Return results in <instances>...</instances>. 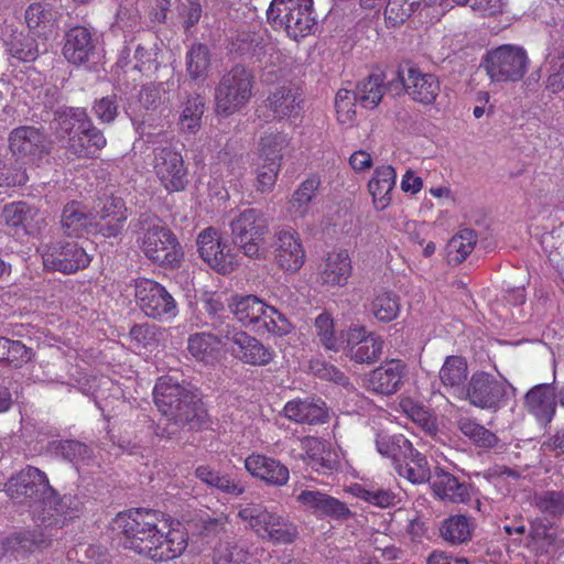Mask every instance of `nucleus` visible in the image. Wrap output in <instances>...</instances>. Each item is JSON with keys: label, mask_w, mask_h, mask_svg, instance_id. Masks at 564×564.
<instances>
[{"label": "nucleus", "mask_w": 564, "mask_h": 564, "mask_svg": "<svg viewBox=\"0 0 564 564\" xmlns=\"http://www.w3.org/2000/svg\"><path fill=\"white\" fill-rule=\"evenodd\" d=\"M283 415L295 423L319 424L327 419V409L324 402L297 398L285 403Z\"/></svg>", "instance_id": "32"}, {"label": "nucleus", "mask_w": 564, "mask_h": 564, "mask_svg": "<svg viewBox=\"0 0 564 564\" xmlns=\"http://www.w3.org/2000/svg\"><path fill=\"white\" fill-rule=\"evenodd\" d=\"M524 406L539 423H551L556 414L554 382L532 387L524 395Z\"/></svg>", "instance_id": "30"}, {"label": "nucleus", "mask_w": 564, "mask_h": 564, "mask_svg": "<svg viewBox=\"0 0 564 564\" xmlns=\"http://www.w3.org/2000/svg\"><path fill=\"white\" fill-rule=\"evenodd\" d=\"M226 325L217 329V334L202 332L189 335L187 351L198 362L214 365L220 360L228 348V339L224 337Z\"/></svg>", "instance_id": "26"}, {"label": "nucleus", "mask_w": 564, "mask_h": 564, "mask_svg": "<svg viewBox=\"0 0 564 564\" xmlns=\"http://www.w3.org/2000/svg\"><path fill=\"white\" fill-rule=\"evenodd\" d=\"M41 256L45 269L68 274L84 269L90 263V258L85 249L75 241L42 246Z\"/></svg>", "instance_id": "17"}, {"label": "nucleus", "mask_w": 564, "mask_h": 564, "mask_svg": "<svg viewBox=\"0 0 564 564\" xmlns=\"http://www.w3.org/2000/svg\"><path fill=\"white\" fill-rule=\"evenodd\" d=\"M113 528L123 535L124 547L155 562L181 556L188 543L187 533L180 523L151 509L119 513Z\"/></svg>", "instance_id": "1"}, {"label": "nucleus", "mask_w": 564, "mask_h": 564, "mask_svg": "<svg viewBox=\"0 0 564 564\" xmlns=\"http://www.w3.org/2000/svg\"><path fill=\"white\" fill-rule=\"evenodd\" d=\"M54 129L61 139H68V150L78 158L94 155L107 141L101 131L93 127L83 109H69L58 113Z\"/></svg>", "instance_id": "5"}, {"label": "nucleus", "mask_w": 564, "mask_h": 564, "mask_svg": "<svg viewBox=\"0 0 564 564\" xmlns=\"http://www.w3.org/2000/svg\"><path fill=\"white\" fill-rule=\"evenodd\" d=\"M62 454L70 462H78L88 456V447L76 441H64L61 443Z\"/></svg>", "instance_id": "64"}, {"label": "nucleus", "mask_w": 564, "mask_h": 564, "mask_svg": "<svg viewBox=\"0 0 564 564\" xmlns=\"http://www.w3.org/2000/svg\"><path fill=\"white\" fill-rule=\"evenodd\" d=\"M51 535V533H44L43 531L37 532V530L32 532L28 531L8 539L0 547L4 552V555L30 553L47 545Z\"/></svg>", "instance_id": "42"}, {"label": "nucleus", "mask_w": 564, "mask_h": 564, "mask_svg": "<svg viewBox=\"0 0 564 564\" xmlns=\"http://www.w3.org/2000/svg\"><path fill=\"white\" fill-rule=\"evenodd\" d=\"M131 339L139 347H149L155 343V329L148 324L134 325L130 330Z\"/></svg>", "instance_id": "63"}, {"label": "nucleus", "mask_w": 564, "mask_h": 564, "mask_svg": "<svg viewBox=\"0 0 564 564\" xmlns=\"http://www.w3.org/2000/svg\"><path fill=\"white\" fill-rule=\"evenodd\" d=\"M460 432L473 441L477 446L491 447L496 444V435L471 419L462 417L458 421Z\"/></svg>", "instance_id": "56"}, {"label": "nucleus", "mask_w": 564, "mask_h": 564, "mask_svg": "<svg viewBox=\"0 0 564 564\" xmlns=\"http://www.w3.org/2000/svg\"><path fill=\"white\" fill-rule=\"evenodd\" d=\"M377 451L380 455L391 458L393 465H395L401 456L411 453L412 443L403 435H389L386 433H379L376 437Z\"/></svg>", "instance_id": "48"}, {"label": "nucleus", "mask_w": 564, "mask_h": 564, "mask_svg": "<svg viewBox=\"0 0 564 564\" xmlns=\"http://www.w3.org/2000/svg\"><path fill=\"white\" fill-rule=\"evenodd\" d=\"M384 90L383 76L372 74L358 84L355 94L364 108L373 109L381 101Z\"/></svg>", "instance_id": "47"}, {"label": "nucleus", "mask_w": 564, "mask_h": 564, "mask_svg": "<svg viewBox=\"0 0 564 564\" xmlns=\"http://www.w3.org/2000/svg\"><path fill=\"white\" fill-rule=\"evenodd\" d=\"M471 530L473 524L468 518L465 516H454L443 523L441 534L449 543L459 544L470 539Z\"/></svg>", "instance_id": "53"}, {"label": "nucleus", "mask_w": 564, "mask_h": 564, "mask_svg": "<svg viewBox=\"0 0 564 564\" xmlns=\"http://www.w3.org/2000/svg\"><path fill=\"white\" fill-rule=\"evenodd\" d=\"M1 216L17 236L35 235L44 226V217L40 210L25 202L7 204Z\"/></svg>", "instance_id": "24"}, {"label": "nucleus", "mask_w": 564, "mask_h": 564, "mask_svg": "<svg viewBox=\"0 0 564 564\" xmlns=\"http://www.w3.org/2000/svg\"><path fill=\"white\" fill-rule=\"evenodd\" d=\"M96 54V44L90 31L84 26L70 29L65 36L63 55L73 65L80 66L90 62Z\"/></svg>", "instance_id": "29"}, {"label": "nucleus", "mask_w": 564, "mask_h": 564, "mask_svg": "<svg viewBox=\"0 0 564 564\" xmlns=\"http://www.w3.org/2000/svg\"><path fill=\"white\" fill-rule=\"evenodd\" d=\"M139 227L137 242L143 254L153 263L174 268L183 259V249L175 235L161 225L156 217L143 215L135 225Z\"/></svg>", "instance_id": "4"}, {"label": "nucleus", "mask_w": 564, "mask_h": 564, "mask_svg": "<svg viewBox=\"0 0 564 564\" xmlns=\"http://www.w3.org/2000/svg\"><path fill=\"white\" fill-rule=\"evenodd\" d=\"M229 310L240 324L258 332L265 330L274 336H284L293 329V325L282 313L256 295L232 296Z\"/></svg>", "instance_id": "6"}, {"label": "nucleus", "mask_w": 564, "mask_h": 564, "mask_svg": "<svg viewBox=\"0 0 564 564\" xmlns=\"http://www.w3.org/2000/svg\"><path fill=\"white\" fill-rule=\"evenodd\" d=\"M25 22L37 36H48L54 32V17L42 3H32L25 11Z\"/></svg>", "instance_id": "46"}, {"label": "nucleus", "mask_w": 564, "mask_h": 564, "mask_svg": "<svg viewBox=\"0 0 564 564\" xmlns=\"http://www.w3.org/2000/svg\"><path fill=\"white\" fill-rule=\"evenodd\" d=\"M467 376L466 360L459 356L447 357L440 370V379L443 386L459 399H463L466 390Z\"/></svg>", "instance_id": "37"}, {"label": "nucleus", "mask_w": 564, "mask_h": 564, "mask_svg": "<svg viewBox=\"0 0 564 564\" xmlns=\"http://www.w3.org/2000/svg\"><path fill=\"white\" fill-rule=\"evenodd\" d=\"M422 0H389L384 17L388 24L395 26L403 23L421 4ZM426 4H444L447 0H424ZM454 3L464 4L467 0H452Z\"/></svg>", "instance_id": "43"}, {"label": "nucleus", "mask_w": 564, "mask_h": 564, "mask_svg": "<svg viewBox=\"0 0 564 564\" xmlns=\"http://www.w3.org/2000/svg\"><path fill=\"white\" fill-rule=\"evenodd\" d=\"M195 476L207 487L215 488L221 492L240 496L245 492V486L236 481L228 474H221L219 470L208 465H200L195 470Z\"/></svg>", "instance_id": "40"}, {"label": "nucleus", "mask_w": 564, "mask_h": 564, "mask_svg": "<svg viewBox=\"0 0 564 564\" xmlns=\"http://www.w3.org/2000/svg\"><path fill=\"white\" fill-rule=\"evenodd\" d=\"M302 453L300 458L317 473H330L340 467V459L336 453H332L324 441L315 436H306L299 440Z\"/></svg>", "instance_id": "28"}, {"label": "nucleus", "mask_w": 564, "mask_h": 564, "mask_svg": "<svg viewBox=\"0 0 564 564\" xmlns=\"http://www.w3.org/2000/svg\"><path fill=\"white\" fill-rule=\"evenodd\" d=\"M232 242L250 259H265V237L269 232V219L256 208H248L236 215L230 224Z\"/></svg>", "instance_id": "7"}, {"label": "nucleus", "mask_w": 564, "mask_h": 564, "mask_svg": "<svg viewBox=\"0 0 564 564\" xmlns=\"http://www.w3.org/2000/svg\"><path fill=\"white\" fill-rule=\"evenodd\" d=\"M134 297L140 310L150 318L171 322L178 314L175 299L165 286L152 279L135 280Z\"/></svg>", "instance_id": "11"}, {"label": "nucleus", "mask_w": 564, "mask_h": 564, "mask_svg": "<svg viewBox=\"0 0 564 564\" xmlns=\"http://www.w3.org/2000/svg\"><path fill=\"white\" fill-rule=\"evenodd\" d=\"M516 388L506 379H497L487 372L474 373L463 399L481 409L497 410L516 394Z\"/></svg>", "instance_id": "13"}, {"label": "nucleus", "mask_w": 564, "mask_h": 564, "mask_svg": "<svg viewBox=\"0 0 564 564\" xmlns=\"http://www.w3.org/2000/svg\"><path fill=\"white\" fill-rule=\"evenodd\" d=\"M96 231L106 238L117 237L127 220V207L120 197H106L100 200L98 210L93 214Z\"/></svg>", "instance_id": "27"}, {"label": "nucleus", "mask_w": 564, "mask_h": 564, "mask_svg": "<svg viewBox=\"0 0 564 564\" xmlns=\"http://www.w3.org/2000/svg\"><path fill=\"white\" fill-rule=\"evenodd\" d=\"M400 409L408 417H410L424 431L433 432L435 430V421L433 415L413 399H401Z\"/></svg>", "instance_id": "58"}, {"label": "nucleus", "mask_w": 564, "mask_h": 564, "mask_svg": "<svg viewBox=\"0 0 564 564\" xmlns=\"http://www.w3.org/2000/svg\"><path fill=\"white\" fill-rule=\"evenodd\" d=\"M296 501L318 517L346 519L350 514L344 502L319 490H302L296 496Z\"/></svg>", "instance_id": "31"}, {"label": "nucleus", "mask_w": 564, "mask_h": 564, "mask_svg": "<svg viewBox=\"0 0 564 564\" xmlns=\"http://www.w3.org/2000/svg\"><path fill=\"white\" fill-rule=\"evenodd\" d=\"M433 492L445 502L460 503L470 498L471 488L452 474L436 469L431 482Z\"/></svg>", "instance_id": "33"}, {"label": "nucleus", "mask_w": 564, "mask_h": 564, "mask_svg": "<svg viewBox=\"0 0 564 564\" xmlns=\"http://www.w3.org/2000/svg\"><path fill=\"white\" fill-rule=\"evenodd\" d=\"M398 78L409 97L423 105H432L441 91L438 78L433 74L422 72L414 65L400 68Z\"/></svg>", "instance_id": "21"}, {"label": "nucleus", "mask_w": 564, "mask_h": 564, "mask_svg": "<svg viewBox=\"0 0 564 564\" xmlns=\"http://www.w3.org/2000/svg\"><path fill=\"white\" fill-rule=\"evenodd\" d=\"M197 247L200 258L217 272L228 273L237 264L235 253L227 247L221 234L213 227L199 232Z\"/></svg>", "instance_id": "20"}, {"label": "nucleus", "mask_w": 564, "mask_h": 564, "mask_svg": "<svg viewBox=\"0 0 564 564\" xmlns=\"http://www.w3.org/2000/svg\"><path fill=\"white\" fill-rule=\"evenodd\" d=\"M94 112L102 122H111L118 113L116 96L102 97L96 101Z\"/></svg>", "instance_id": "62"}, {"label": "nucleus", "mask_w": 564, "mask_h": 564, "mask_svg": "<svg viewBox=\"0 0 564 564\" xmlns=\"http://www.w3.org/2000/svg\"><path fill=\"white\" fill-rule=\"evenodd\" d=\"M152 166L155 176L167 192L185 189L188 183L187 169L178 151L170 145L155 148Z\"/></svg>", "instance_id": "14"}, {"label": "nucleus", "mask_w": 564, "mask_h": 564, "mask_svg": "<svg viewBox=\"0 0 564 564\" xmlns=\"http://www.w3.org/2000/svg\"><path fill=\"white\" fill-rule=\"evenodd\" d=\"M7 495L19 503H25L31 509L37 527L52 530L65 522L58 512L55 492L48 484L46 475L39 468L28 466L12 476L6 484Z\"/></svg>", "instance_id": "2"}, {"label": "nucleus", "mask_w": 564, "mask_h": 564, "mask_svg": "<svg viewBox=\"0 0 564 564\" xmlns=\"http://www.w3.org/2000/svg\"><path fill=\"white\" fill-rule=\"evenodd\" d=\"M4 44L11 56L23 62L34 61L39 51L33 39L21 32H13L4 39Z\"/></svg>", "instance_id": "52"}, {"label": "nucleus", "mask_w": 564, "mask_h": 564, "mask_svg": "<svg viewBox=\"0 0 564 564\" xmlns=\"http://www.w3.org/2000/svg\"><path fill=\"white\" fill-rule=\"evenodd\" d=\"M545 70L547 73L545 87L552 94H557L564 89V52L550 53Z\"/></svg>", "instance_id": "54"}, {"label": "nucleus", "mask_w": 564, "mask_h": 564, "mask_svg": "<svg viewBox=\"0 0 564 564\" xmlns=\"http://www.w3.org/2000/svg\"><path fill=\"white\" fill-rule=\"evenodd\" d=\"M319 185L321 181L315 175L307 177L299 185L288 206V212L292 218H304L307 215L310 204L315 197Z\"/></svg>", "instance_id": "39"}, {"label": "nucleus", "mask_w": 564, "mask_h": 564, "mask_svg": "<svg viewBox=\"0 0 564 564\" xmlns=\"http://www.w3.org/2000/svg\"><path fill=\"white\" fill-rule=\"evenodd\" d=\"M271 249L274 263L284 272L296 273L305 263L306 252L302 239L293 228L275 230Z\"/></svg>", "instance_id": "15"}, {"label": "nucleus", "mask_w": 564, "mask_h": 564, "mask_svg": "<svg viewBox=\"0 0 564 564\" xmlns=\"http://www.w3.org/2000/svg\"><path fill=\"white\" fill-rule=\"evenodd\" d=\"M224 337L228 339L227 351L245 364L265 366L274 357L270 347L234 325L226 324Z\"/></svg>", "instance_id": "16"}, {"label": "nucleus", "mask_w": 564, "mask_h": 564, "mask_svg": "<svg viewBox=\"0 0 564 564\" xmlns=\"http://www.w3.org/2000/svg\"><path fill=\"white\" fill-rule=\"evenodd\" d=\"M281 163L278 161H261L256 171L257 189L267 193L271 192L275 185Z\"/></svg>", "instance_id": "59"}, {"label": "nucleus", "mask_w": 564, "mask_h": 564, "mask_svg": "<svg viewBox=\"0 0 564 564\" xmlns=\"http://www.w3.org/2000/svg\"><path fill=\"white\" fill-rule=\"evenodd\" d=\"M349 491L355 497L379 508H389L400 501L398 494L393 490L375 484H355L349 487Z\"/></svg>", "instance_id": "41"}, {"label": "nucleus", "mask_w": 564, "mask_h": 564, "mask_svg": "<svg viewBox=\"0 0 564 564\" xmlns=\"http://www.w3.org/2000/svg\"><path fill=\"white\" fill-rule=\"evenodd\" d=\"M210 56L208 48L203 44L193 45L187 52L186 68L194 80H205L208 76Z\"/></svg>", "instance_id": "49"}, {"label": "nucleus", "mask_w": 564, "mask_h": 564, "mask_svg": "<svg viewBox=\"0 0 564 564\" xmlns=\"http://www.w3.org/2000/svg\"><path fill=\"white\" fill-rule=\"evenodd\" d=\"M400 308V297L387 290L378 291L369 306L370 313L382 323L394 321L399 316Z\"/></svg>", "instance_id": "44"}, {"label": "nucleus", "mask_w": 564, "mask_h": 564, "mask_svg": "<svg viewBox=\"0 0 564 564\" xmlns=\"http://www.w3.org/2000/svg\"><path fill=\"white\" fill-rule=\"evenodd\" d=\"M269 107L276 118L295 117L302 102L299 87L293 84L282 85L268 98Z\"/></svg>", "instance_id": "36"}, {"label": "nucleus", "mask_w": 564, "mask_h": 564, "mask_svg": "<svg viewBox=\"0 0 564 564\" xmlns=\"http://www.w3.org/2000/svg\"><path fill=\"white\" fill-rule=\"evenodd\" d=\"M252 75L242 66L234 67L216 88V111L224 116L239 111L251 98Z\"/></svg>", "instance_id": "12"}, {"label": "nucleus", "mask_w": 564, "mask_h": 564, "mask_svg": "<svg viewBox=\"0 0 564 564\" xmlns=\"http://www.w3.org/2000/svg\"><path fill=\"white\" fill-rule=\"evenodd\" d=\"M94 219L83 204L72 202L64 207L61 223L68 236H82L85 232H97Z\"/></svg>", "instance_id": "35"}, {"label": "nucleus", "mask_w": 564, "mask_h": 564, "mask_svg": "<svg viewBox=\"0 0 564 564\" xmlns=\"http://www.w3.org/2000/svg\"><path fill=\"white\" fill-rule=\"evenodd\" d=\"M238 517L262 540L274 544H291L299 535L297 527L282 513L260 505H247Z\"/></svg>", "instance_id": "9"}, {"label": "nucleus", "mask_w": 564, "mask_h": 564, "mask_svg": "<svg viewBox=\"0 0 564 564\" xmlns=\"http://www.w3.org/2000/svg\"><path fill=\"white\" fill-rule=\"evenodd\" d=\"M9 150L17 163L37 165L48 153L45 135L34 127H19L9 134Z\"/></svg>", "instance_id": "18"}, {"label": "nucleus", "mask_w": 564, "mask_h": 564, "mask_svg": "<svg viewBox=\"0 0 564 564\" xmlns=\"http://www.w3.org/2000/svg\"><path fill=\"white\" fill-rule=\"evenodd\" d=\"M289 144L286 134L271 133L261 139L260 142V161H282V152Z\"/></svg>", "instance_id": "57"}, {"label": "nucleus", "mask_w": 564, "mask_h": 564, "mask_svg": "<svg viewBox=\"0 0 564 564\" xmlns=\"http://www.w3.org/2000/svg\"><path fill=\"white\" fill-rule=\"evenodd\" d=\"M215 564H252L249 553L239 545L218 549Z\"/></svg>", "instance_id": "61"}, {"label": "nucleus", "mask_w": 564, "mask_h": 564, "mask_svg": "<svg viewBox=\"0 0 564 564\" xmlns=\"http://www.w3.org/2000/svg\"><path fill=\"white\" fill-rule=\"evenodd\" d=\"M476 242L477 235L474 230H460L447 243V261L455 264L463 262L471 253Z\"/></svg>", "instance_id": "45"}, {"label": "nucleus", "mask_w": 564, "mask_h": 564, "mask_svg": "<svg viewBox=\"0 0 564 564\" xmlns=\"http://www.w3.org/2000/svg\"><path fill=\"white\" fill-rule=\"evenodd\" d=\"M267 19L272 28L283 29L295 41L310 35L316 28L313 0H272Z\"/></svg>", "instance_id": "8"}, {"label": "nucleus", "mask_w": 564, "mask_h": 564, "mask_svg": "<svg viewBox=\"0 0 564 564\" xmlns=\"http://www.w3.org/2000/svg\"><path fill=\"white\" fill-rule=\"evenodd\" d=\"M529 62L523 47L505 44L487 52L484 67L492 83H516L528 72Z\"/></svg>", "instance_id": "10"}, {"label": "nucleus", "mask_w": 564, "mask_h": 564, "mask_svg": "<svg viewBox=\"0 0 564 564\" xmlns=\"http://www.w3.org/2000/svg\"><path fill=\"white\" fill-rule=\"evenodd\" d=\"M204 113V102L196 97H189L182 106L178 118V126L182 132L196 133L200 128V120Z\"/></svg>", "instance_id": "51"}, {"label": "nucleus", "mask_w": 564, "mask_h": 564, "mask_svg": "<svg viewBox=\"0 0 564 564\" xmlns=\"http://www.w3.org/2000/svg\"><path fill=\"white\" fill-rule=\"evenodd\" d=\"M356 100H358L355 91L341 88L335 97V109L337 120L340 124L350 127L356 119Z\"/></svg>", "instance_id": "55"}, {"label": "nucleus", "mask_w": 564, "mask_h": 564, "mask_svg": "<svg viewBox=\"0 0 564 564\" xmlns=\"http://www.w3.org/2000/svg\"><path fill=\"white\" fill-rule=\"evenodd\" d=\"M397 173L391 165L378 166L368 183L376 209L383 210L391 203V192L395 185Z\"/></svg>", "instance_id": "34"}, {"label": "nucleus", "mask_w": 564, "mask_h": 564, "mask_svg": "<svg viewBox=\"0 0 564 564\" xmlns=\"http://www.w3.org/2000/svg\"><path fill=\"white\" fill-rule=\"evenodd\" d=\"M248 474L268 486L282 487L290 480L289 468L279 459L253 452L245 458Z\"/></svg>", "instance_id": "23"}, {"label": "nucleus", "mask_w": 564, "mask_h": 564, "mask_svg": "<svg viewBox=\"0 0 564 564\" xmlns=\"http://www.w3.org/2000/svg\"><path fill=\"white\" fill-rule=\"evenodd\" d=\"M26 181L28 175L23 164L13 166L0 161V187L21 186Z\"/></svg>", "instance_id": "60"}, {"label": "nucleus", "mask_w": 564, "mask_h": 564, "mask_svg": "<svg viewBox=\"0 0 564 564\" xmlns=\"http://www.w3.org/2000/svg\"><path fill=\"white\" fill-rule=\"evenodd\" d=\"M394 468L399 476L412 484H423L431 479V471L425 457L413 446L411 447V453L401 456Z\"/></svg>", "instance_id": "38"}, {"label": "nucleus", "mask_w": 564, "mask_h": 564, "mask_svg": "<svg viewBox=\"0 0 564 564\" xmlns=\"http://www.w3.org/2000/svg\"><path fill=\"white\" fill-rule=\"evenodd\" d=\"M383 350V339L360 325H351L346 334L347 356L359 364L376 362Z\"/></svg>", "instance_id": "22"}, {"label": "nucleus", "mask_w": 564, "mask_h": 564, "mask_svg": "<svg viewBox=\"0 0 564 564\" xmlns=\"http://www.w3.org/2000/svg\"><path fill=\"white\" fill-rule=\"evenodd\" d=\"M155 405L167 421L176 425L188 424L198 427L204 411L196 394L187 386L181 384L173 377H161L153 390Z\"/></svg>", "instance_id": "3"}, {"label": "nucleus", "mask_w": 564, "mask_h": 564, "mask_svg": "<svg viewBox=\"0 0 564 564\" xmlns=\"http://www.w3.org/2000/svg\"><path fill=\"white\" fill-rule=\"evenodd\" d=\"M315 335L319 344L328 350L338 351L340 340L335 330V321L329 312H322L314 321Z\"/></svg>", "instance_id": "50"}, {"label": "nucleus", "mask_w": 564, "mask_h": 564, "mask_svg": "<svg viewBox=\"0 0 564 564\" xmlns=\"http://www.w3.org/2000/svg\"><path fill=\"white\" fill-rule=\"evenodd\" d=\"M352 270L349 251L344 248L334 249L321 260L316 271V280L325 290H339L348 284Z\"/></svg>", "instance_id": "19"}, {"label": "nucleus", "mask_w": 564, "mask_h": 564, "mask_svg": "<svg viewBox=\"0 0 564 564\" xmlns=\"http://www.w3.org/2000/svg\"><path fill=\"white\" fill-rule=\"evenodd\" d=\"M404 376L405 365L401 360L391 359L367 373L364 386L373 393L391 395L401 388Z\"/></svg>", "instance_id": "25"}]
</instances>
